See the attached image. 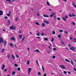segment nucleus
Listing matches in <instances>:
<instances>
[{
    "mask_svg": "<svg viewBox=\"0 0 76 76\" xmlns=\"http://www.w3.org/2000/svg\"><path fill=\"white\" fill-rule=\"evenodd\" d=\"M31 69H32V68H28V75H29L30 74V73H31Z\"/></svg>",
    "mask_w": 76,
    "mask_h": 76,
    "instance_id": "f257e3e1",
    "label": "nucleus"
},
{
    "mask_svg": "<svg viewBox=\"0 0 76 76\" xmlns=\"http://www.w3.org/2000/svg\"><path fill=\"white\" fill-rule=\"evenodd\" d=\"M2 42H4V40L2 38L0 37V44H1Z\"/></svg>",
    "mask_w": 76,
    "mask_h": 76,
    "instance_id": "f03ea898",
    "label": "nucleus"
},
{
    "mask_svg": "<svg viewBox=\"0 0 76 76\" xmlns=\"http://www.w3.org/2000/svg\"><path fill=\"white\" fill-rule=\"evenodd\" d=\"M60 66L61 67L62 69H65V66L64 65H60Z\"/></svg>",
    "mask_w": 76,
    "mask_h": 76,
    "instance_id": "7ed1b4c3",
    "label": "nucleus"
},
{
    "mask_svg": "<svg viewBox=\"0 0 76 76\" xmlns=\"http://www.w3.org/2000/svg\"><path fill=\"white\" fill-rule=\"evenodd\" d=\"M70 49L71 50H72V51H75V48L73 47H72L70 48Z\"/></svg>",
    "mask_w": 76,
    "mask_h": 76,
    "instance_id": "20e7f679",
    "label": "nucleus"
},
{
    "mask_svg": "<svg viewBox=\"0 0 76 76\" xmlns=\"http://www.w3.org/2000/svg\"><path fill=\"white\" fill-rule=\"evenodd\" d=\"M10 29H14V30H16V27H13L12 26H11L10 27Z\"/></svg>",
    "mask_w": 76,
    "mask_h": 76,
    "instance_id": "39448f33",
    "label": "nucleus"
},
{
    "mask_svg": "<svg viewBox=\"0 0 76 76\" xmlns=\"http://www.w3.org/2000/svg\"><path fill=\"white\" fill-rule=\"evenodd\" d=\"M10 39L11 40H13L14 41H16V39H15V37H12Z\"/></svg>",
    "mask_w": 76,
    "mask_h": 76,
    "instance_id": "423d86ee",
    "label": "nucleus"
},
{
    "mask_svg": "<svg viewBox=\"0 0 76 76\" xmlns=\"http://www.w3.org/2000/svg\"><path fill=\"white\" fill-rule=\"evenodd\" d=\"M72 4L73 5V7L76 8V5H75V3L74 2H72Z\"/></svg>",
    "mask_w": 76,
    "mask_h": 76,
    "instance_id": "0eeeda50",
    "label": "nucleus"
},
{
    "mask_svg": "<svg viewBox=\"0 0 76 76\" xmlns=\"http://www.w3.org/2000/svg\"><path fill=\"white\" fill-rule=\"evenodd\" d=\"M3 11H2L0 10V15L1 16V15H3Z\"/></svg>",
    "mask_w": 76,
    "mask_h": 76,
    "instance_id": "6e6552de",
    "label": "nucleus"
},
{
    "mask_svg": "<svg viewBox=\"0 0 76 76\" xmlns=\"http://www.w3.org/2000/svg\"><path fill=\"white\" fill-rule=\"evenodd\" d=\"M25 37H23L22 39L21 42H23V41H24L25 40Z\"/></svg>",
    "mask_w": 76,
    "mask_h": 76,
    "instance_id": "1a4fd4ad",
    "label": "nucleus"
},
{
    "mask_svg": "<svg viewBox=\"0 0 76 76\" xmlns=\"http://www.w3.org/2000/svg\"><path fill=\"white\" fill-rule=\"evenodd\" d=\"M5 68V66L4 64L2 65V70H4V68Z\"/></svg>",
    "mask_w": 76,
    "mask_h": 76,
    "instance_id": "9d476101",
    "label": "nucleus"
},
{
    "mask_svg": "<svg viewBox=\"0 0 76 76\" xmlns=\"http://www.w3.org/2000/svg\"><path fill=\"white\" fill-rule=\"evenodd\" d=\"M15 74H16V72H15V71L12 72V75L13 76H14Z\"/></svg>",
    "mask_w": 76,
    "mask_h": 76,
    "instance_id": "9b49d317",
    "label": "nucleus"
},
{
    "mask_svg": "<svg viewBox=\"0 0 76 76\" xmlns=\"http://www.w3.org/2000/svg\"><path fill=\"white\" fill-rule=\"evenodd\" d=\"M35 52H36V53H39V50H38V49H37L35 51Z\"/></svg>",
    "mask_w": 76,
    "mask_h": 76,
    "instance_id": "f8f14e48",
    "label": "nucleus"
},
{
    "mask_svg": "<svg viewBox=\"0 0 76 76\" xmlns=\"http://www.w3.org/2000/svg\"><path fill=\"white\" fill-rule=\"evenodd\" d=\"M56 15V13H53V14L51 15H50V18H52V17H53V15Z\"/></svg>",
    "mask_w": 76,
    "mask_h": 76,
    "instance_id": "ddd939ff",
    "label": "nucleus"
},
{
    "mask_svg": "<svg viewBox=\"0 0 76 76\" xmlns=\"http://www.w3.org/2000/svg\"><path fill=\"white\" fill-rule=\"evenodd\" d=\"M22 37V35H19V39H21V38Z\"/></svg>",
    "mask_w": 76,
    "mask_h": 76,
    "instance_id": "4468645a",
    "label": "nucleus"
},
{
    "mask_svg": "<svg viewBox=\"0 0 76 76\" xmlns=\"http://www.w3.org/2000/svg\"><path fill=\"white\" fill-rule=\"evenodd\" d=\"M4 46H5V47L7 44V42H6V41H5V42H4Z\"/></svg>",
    "mask_w": 76,
    "mask_h": 76,
    "instance_id": "2eb2a0df",
    "label": "nucleus"
},
{
    "mask_svg": "<svg viewBox=\"0 0 76 76\" xmlns=\"http://www.w3.org/2000/svg\"><path fill=\"white\" fill-rule=\"evenodd\" d=\"M45 23H47V24H49V22L48 21H44Z\"/></svg>",
    "mask_w": 76,
    "mask_h": 76,
    "instance_id": "dca6fc26",
    "label": "nucleus"
},
{
    "mask_svg": "<svg viewBox=\"0 0 76 76\" xmlns=\"http://www.w3.org/2000/svg\"><path fill=\"white\" fill-rule=\"evenodd\" d=\"M43 16L44 17H45L46 18H48V15H43Z\"/></svg>",
    "mask_w": 76,
    "mask_h": 76,
    "instance_id": "f3484780",
    "label": "nucleus"
},
{
    "mask_svg": "<svg viewBox=\"0 0 76 76\" xmlns=\"http://www.w3.org/2000/svg\"><path fill=\"white\" fill-rule=\"evenodd\" d=\"M8 24H7V25H9V24L10 23V21L9 20H8Z\"/></svg>",
    "mask_w": 76,
    "mask_h": 76,
    "instance_id": "a211bd4d",
    "label": "nucleus"
},
{
    "mask_svg": "<svg viewBox=\"0 0 76 76\" xmlns=\"http://www.w3.org/2000/svg\"><path fill=\"white\" fill-rule=\"evenodd\" d=\"M35 24H36V25H38V26H39V23L38 22H36L35 23Z\"/></svg>",
    "mask_w": 76,
    "mask_h": 76,
    "instance_id": "6ab92c4d",
    "label": "nucleus"
},
{
    "mask_svg": "<svg viewBox=\"0 0 76 76\" xmlns=\"http://www.w3.org/2000/svg\"><path fill=\"white\" fill-rule=\"evenodd\" d=\"M10 47H13V44H12V43H10Z\"/></svg>",
    "mask_w": 76,
    "mask_h": 76,
    "instance_id": "aec40b11",
    "label": "nucleus"
},
{
    "mask_svg": "<svg viewBox=\"0 0 76 76\" xmlns=\"http://www.w3.org/2000/svg\"><path fill=\"white\" fill-rule=\"evenodd\" d=\"M73 41L74 42H76V39L75 38H74L73 39Z\"/></svg>",
    "mask_w": 76,
    "mask_h": 76,
    "instance_id": "412c9836",
    "label": "nucleus"
},
{
    "mask_svg": "<svg viewBox=\"0 0 76 76\" xmlns=\"http://www.w3.org/2000/svg\"><path fill=\"white\" fill-rule=\"evenodd\" d=\"M62 18L63 20H64L65 22H66V18H64V17H62Z\"/></svg>",
    "mask_w": 76,
    "mask_h": 76,
    "instance_id": "4be33fe9",
    "label": "nucleus"
},
{
    "mask_svg": "<svg viewBox=\"0 0 76 76\" xmlns=\"http://www.w3.org/2000/svg\"><path fill=\"white\" fill-rule=\"evenodd\" d=\"M42 69L43 71V72H44V66H42Z\"/></svg>",
    "mask_w": 76,
    "mask_h": 76,
    "instance_id": "5701e85b",
    "label": "nucleus"
},
{
    "mask_svg": "<svg viewBox=\"0 0 76 76\" xmlns=\"http://www.w3.org/2000/svg\"><path fill=\"white\" fill-rule=\"evenodd\" d=\"M12 58H13V59H15V56L13 55H12Z\"/></svg>",
    "mask_w": 76,
    "mask_h": 76,
    "instance_id": "b1692460",
    "label": "nucleus"
},
{
    "mask_svg": "<svg viewBox=\"0 0 76 76\" xmlns=\"http://www.w3.org/2000/svg\"><path fill=\"white\" fill-rule=\"evenodd\" d=\"M58 38H61V35L60 34H59L58 36Z\"/></svg>",
    "mask_w": 76,
    "mask_h": 76,
    "instance_id": "393cba45",
    "label": "nucleus"
},
{
    "mask_svg": "<svg viewBox=\"0 0 76 76\" xmlns=\"http://www.w3.org/2000/svg\"><path fill=\"white\" fill-rule=\"evenodd\" d=\"M65 61H68L69 63H70V61L67 59H66L65 60Z\"/></svg>",
    "mask_w": 76,
    "mask_h": 76,
    "instance_id": "a878e982",
    "label": "nucleus"
},
{
    "mask_svg": "<svg viewBox=\"0 0 76 76\" xmlns=\"http://www.w3.org/2000/svg\"><path fill=\"white\" fill-rule=\"evenodd\" d=\"M47 5H48L49 6H50V4H49V3L48 2V1H47Z\"/></svg>",
    "mask_w": 76,
    "mask_h": 76,
    "instance_id": "bb28decb",
    "label": "nucleus"
},
{
    "mask_svg": "<svg viewBox=\"0 0 76 76\" xmlns=\"http://www.w3.org/2000/svg\"><path fill=\"white\" fill-rule=\"evenodd\" d=\"M45 25L44 24V23H42V26L43 27L45 26Z\"/></svg>",
    "mask_w": 76,
    "mask_h": 76,
    "instance_id": "cd10ccee",
    "label": "nucleus"
},
{
    "mask_svg": "<svg viewBox=\"0 0 76 76\" xmlns=\"http://www.w3.org/2000/svg\"><path fill=\"white\" fill-rule=\"evenodd\" d=\"M17 70H18V71H20V68H18L17 69Z\"/></svg>",
    "mask_w": 76,
    "mask_h": 76,
    "instance_id": "c85d7f7f",
    "label": "nucleus"
},
{
    "mask_svg": "<svg viewBox=\"0 0 76 76\" xmlns=\"http://www.w3.org/2000/svg\"><path fill=\"white\" fill-rule=\"evenodd\" d=\"M7 58L9 59L10 58V55L9 54H8L7 55Z\"/></svg>",
    "mask_w": 76,
    "mask_h": 76,
    "instance_id": "c756f323",
    "label": "nucleus"
},
{
    "mask_svg": "<svg viewBox=\"0 0 76 76\" xmlns=\"http://www.w3.org/2000/svg\"><path fill=\"white\" fill-rule=\"evenodd\" d=\"M36 63H37V64L38 66H39V64L38 63V60H37Z\"/></svg>",
    "mask_w": 76,
    "mask_h": 76,
    "instance_id": "7c9ffc66",
    "label": "nucleus"
},
{
    "mask_svg": "<svg viewBox=\"0 0 76 76\" xmlns=\"http://www.w3.org/2000/svg\"><path fill=\"white\" fill-rule=\"evenodd\" d=\"M71 63V64H73V61L72 60H70Z\"/></svg>",
    "mask_w": 76,
    "mask_h": 76,
    "instance_id": "2f4dec72",
    "label": "nucleus"
},
{
    "mask_svg": "<svg viewBox=\"0 0 76 76\" xmlns=\"http://www.w3.org/2000/svg\"><path fill=\"white\" fill-rule=\"evenodd\" d=\"M27 63L28 64H29V60H27Z\"/></svg>",
    "mask_w": 76,
    "mask_h": 76,
    "instance_id": "473e14b6",
    "label": "nucleus"
},
{
    "mask_svg": "<svg viewBox=\"0 0 76 76\" xmlns=\"http://www.w3.org/2000/svg\"><path fill=\"white\" fill-rule=\"evenodd\" d=\"M4 49L3 48L1 52L3 53V52H4Z\"/></svg>",
    "mask_w": 76,
    "mask_h": 76,
    "instance_id": "72a5a7b5",
    "label": "nucleus"
},
{
    "mask_svg": "<svg viewBox=\"0 0 76 76\" xmlns=\"http://www.w3.org/2000/svg\"><path fill=\"white\" fill-rule=\"evenodd\" d=\"M53 35H54L55 34H56V32H55V31H54V30H53Z\"/></svg>",
    "mask_w": 76,
    "mask_h": 76,
    "instance_id": "f704fd0d",
    "label": "nucleus"
},
{
    "mask_svg": "<svg viewBox=\"0 0 76 76\" xmlns=\"http://www.w3.org/2000/svg\"><path fill=\"white\" fill-rule=\"evenodd\" d=\"M44 39V40H45V41H48V38H45Z\"/></svg>",
    "mask_w": 76,
    "mask_h": 76,
    "instance_id": "c9c22d12",
    "label": "nucleus"
},
{
    "mask_svg": "<svg viewBox=\"0 0 76 76\" xmlns=\"http://www.w3.org/2000/svg\"><path fill=\"white\" fill-rule=\"evenodd\" d=\"M59 31L60 32H63V30H60Z\"/></svg>",
    "mask_w": 76,
    "mask_h": 76,
    "instance_id": "e433bc0d",
    "label": "nucleus"
},
{
    "mask_svg": "<svg viewBox=\"0 0 76 76\" xmlns=\"http://www.w3.org/2000/svg\"><path fill=\"white\" fill-rule=\"evenodd\" d=\"M41 35L44 36V33H42L41 34Z\"/></svg>",
    "mask_w": 76,
    "mask_h": 76,
    "instance_id": "4c0bfd02",
    "label": "nucleus"
},
{
    "mask_svg": "<svg viewBox=\"0 0 76 76\" xmlns=\"http://www.w3.org/2000/svg\"><path fill=\"white\" fill-rule=\"evenodd\" d=\"M14 66H15V67H17V66H18V64H14Z\"/></svg>",
    "mask_w": 76,
    "mask_h": 76,
    "instance_id": "58836bf2",
    "label": "nucleus"
},
{
    "mask_svg": "<svg viewBox=\"0 0 76 76\" xmlns=\"http://www.w3.org/2000/svg\"><path fill=\"white\" fill-rule=\"evenodd\" d=\"M64 33L65 34H68V32L66 31H65Z\"/></svg>",
    "mask_w": 76,
    "mask_h": 76,
    "instance_id": "ea45409f",
    "label": "nucleus"
},
{
    "mask_svg": "<svg viewBox=\"0 0 76 76\" xmlns=\"http://www.w3.org/2000/svg\"><path fill=\"white\" fill-rule=\"evenodd\" d=\"M64 74H67V72L64 71Z\"/></svg>",
    "mask_w": 76,
    "mask_h": 76,
    "instance_id": "a19ab883",
    "label": "nucleus"
},
{
    "mask_svg": "<svg viewBox=\"0 0 76 76\" xmlns=\"http://www.w3.org/2000/svg\"><path fill=\"white\" fill-rule=\"evenodd\" d=\"M7 1H9V2H11V0H6Z\"/></svg>",
    "mask_w": 76,
    "mask_h": 76,
    "instance_id": "79ce46f5",
    "label": "nucleus"
},
{
    "mask_svg": "<svg viewBox=\"0 0 76 76\" xmlns=\"http://www.w3.org/2000/svg\"><path fill=\"white\" fill-rule=\"evenodd\" d=\"M38 75H41V72H38Z\"/></svg>",
    "mask_w": 76,
    "mask_h": 76,
    "instance_id": "37998d69",
    "label": "nucleus"
},
{
    "mask_svg": "<svg viewBox=\"0 0 76 76\" xmlns=\"http://www.w3.org/2000/svg\"><path fill=\"white\" fill-rule=\"evenodd\" d=\"M72 25H75V22H72Z\"/></svg>",
    "mask_w": 76,
    "mask_h": 76,
    "instance_id": "c03bdc74",
    "label": "nucleus"
},
{
    "mask_svg": "<svg viewBox=\"0 0 76 76\" xmlns=\"http://www.w3.org/2000/svg\"><path fill=\"white\" fill-rule=\"evenodd\" d=\"M54 40V38H52V40H51V41L52 42H53V41Z\"/></svg>",
    "mask_w": 76,
    "mask_h": 76,
    "instance_id": "a18cd8bd",
    "label": "nucleus"
},
{
    "mask_svg": "<svg viewBox=\"0 0 76 76\" xmlns=\"http://www.w3.org/2000/svg\"><path fill=\"white\" fill-rule=\"evenodd\" d=\"M52 58H56V56H52Z\"/></svg>",
    "mask_w": 76,
    "mask_h": 76,
    "instance_id": "49530a36",
    "label": "nucleus"
},
{
    "mask_svg": "<svg viewBox=\"0 0 76 76\" xmlns=\"http://www.w3.org/2000/svg\"><path fill=\"white\" fill-rule=\"evenodd\" d=\"M18 34H21V31L20 30H19L18 32Z\"/></svg>",
    "mask_w": 76,
    "mask_h": 76,
    "instance_id": "de8ad7c7",
    "label": "nucleus"
},
{
    "mask_svg": "<svg viewBox=\"0 0 76 76\" xmlns=\"http://www.w3.org/2000/svg\"><path fill=\"white\" fill-rule=\"evenodd\" d=\"M37 15L38 16H39V13H38L37 14Z\"/></svg>",
    "mask_w": 76,
    "mask_h": 76,
    "instance_id": "09e8293b",
    "label": "nucleus"
},
{
    "mask_svg": "<svg viewBox=\"0 0 76 76\" xmlns=\"http://www.w3.org/2000/svg\"><path fill=\"white\" fill-rule=\"evenodd\" d=\"M65 18H66V19H67V18H68V17L67 15H65Z\"/></svg>",
    "mask_w": 76,
    "mask_h": 76,
    "instance_id": "8fccbe9b",
    "label": "nucleus"
},
{
    "mask_svg": "<svg viewBox=\"0 0 76 76\" xmlns=\"http://www.w3.org/2000/svg\"><path fill=\"white\" fill-rule=\"evenodd\" d=\"M69 16L70 17H72V15L71 14H69Z\"/></svg>",
    "mask_w": 76,
    "mask_h": 76,
    "instance_id": "3c124183",
    "label": "nucleus"
},
{
    "mask_svg": "<svg viewBox=\"0 0 76 76\" xmlns=\"http://www.w3.org/2000/svg\"><path fill=\"white\" fill-rule=\"evenodd\" d=\"M15 20L16 21H18V18H15Z\"/></svg>",
    "mask_w": 76,
    "mask_h": 76,
    "instance_id": "603ef678",
    "label": "nucleus"
},
{
    "mask_svg": "<svg viewBox=\"0 0 76 76\" xmlns=\"http://www.w3.org/2000/svg\"><path fill=\"white\" fill-rule=\"evenodd\" d=\"M7 16H10V14H7Z\"/></svg>",
    "mask_w": 76,
    "mask_h": 76,
    "instance_id": "864d4df0",
    "label": "nucleus"
},
{
    "mask_svg": "<svg viewBox=\"0 0 76 76\" xmlns=\"http://www.w3.org/2000/svg\"><path fill=\"white\" fill-rule=\"evenodd\" d=\"M14 45H15L16 49H18V48H17V47L16 46V45L15 44Z\"/></svg>",
    "mask_w": 76,
    "mask_h": 76,
    "instance_id": "5fc2aeb1",
    "label": "nucleus"
},
{
    "mask_svg": "<svg viewBox=\"0 0 76 76\" xmlns=\"http://www.w3.org/2000/svg\"><path fill=\"white\" fill-rule=\"evenodd\" d=\"M53 50H57V49H56V48H53Z\"/></svg>",
    "mask_w": 76,
    "mask_h": 76,
    "instance_id": "6e6d98bb",
    "label": "nucleus"
},
{
    "mask_svg": "<svg viewBox=\"0 0 76 76\" xmlns=\"http://www.w3.org/2000/svg\"><path fill=\"white\" fill-rule=\"evenodd\" d=\"M72 16L75 17V16H76V15H74L73 14V13L72 14Z\"/></svg>",
    "mask_w": 76,
    "mask_h": 76,
    "instance_id": "4d7b16f0",
    "label": "nucleus"
},
{
    "mask_svg": "<svg viewBox=\"0 0 76 76\" xmlns=\"http://www.w3.org/2000/svg\"><path fill=\"white\" fill-rule=\"evenodd\" d=\"M16 57H17V58H19V56H18V55H16Z\"/></svg>",
    "mask_w": 76,
    "mask_h": 76,
    "instance_id": "13d9d810",
    "label": "nucleus"
},
{
    "mask_svg": "<svg viewBox=\"0 0 76 76\" xmlns=\"http://www.w3.org/2000/svg\"><path fill=\"white\" fill-rule=\"evenodd\" d=\"M4 19H7V16H5L4 17Z\"/></svg>",
    "mask_w": 76,
    "mask_h": 76,
    "instance_id": "bf43d9fd",
    "label": "nucleus"
},
{
    "mask_svg": "<svg viewBox=\"0 0 76 76\" xmlns=\"http://www.w3.org/2000/svg\"><path fill=\"white\" fill-rule=\"evenodd\" d=\"M7 71V69H5L4 70V72H6Z\"/></svg>",
    "mask_w": 76,
    "mask_h": 76,
    "instance_id": "052dcab7",
    "label": "nucleus"
},
{
    "mask_svg": "<svg viewBox=\"0 0 76 76\" xmlns=\"http://www.w3.org/2000/svg\"><path fill=\"white\" fill-rule=\"evenodd\" d=\"M61 42L62 44H64V42H63V41H61Z\"/></svg>",
    "mask_w": 76,
    "mask_h": 76,
    "instance_id": "680f3d73",
    "label": "nucleus"
},
{
    "mask_svg": "<svg viewBox=\"0 0 76 76\" xmlns=\"http://www.w3.org/2000/svg\"><path fill=\"white\" fill-rule=\"evenodd\" d=\"M57 19H58V20H60V18L58 17L57 18Z\"/></svg>",
    "mask_w": 76,
    "mask_h": 76,
    "instance_id": "e2e57ef3",
    "label": "nucleus"
},
{
    "mask_svg": "<svg viewBox=\"0 0 76 76\" xmlns=\"http://www.w3.org/2000/svg\"><path fill=\"white\" fill-rule=\"evenodd\" d=\"M68 73H69V74H71V73H70V72L69 71H68Z\"/></svg>",
    "mask_w": 76,
    "mask_h": 76,
    "instance_id": "0e129e2a",
    "label": "nucleus"
},
{
    "mask_svg": "<svg viewBox=\"0 0 76 76\" xmlns=\"http://www.w3.org/2000/svg\"><path fill=\"white\" fill-rule=\"evenodd\" d=\"M50 47H51V46H48V48H49V49H51V48H50Z\"/></svg>",
    "mask_w": 76,
    "mask_h": 76,
    "instance_id": "69168bd1",
    "label": "nucleus"
},
{
    "mask_svg": "<svg viewBox=\"0 0 76 76\" xmlns=\"http://www.w3.org/2000/svg\"><path fill=\"white\" fill-rule=\"evenodd\" d=\"M54 19L56 18V15H55L54 16Z\"/></svg>",
    "mask_w": 76,
    "mask_h": 76,
    "instance_id": "338daca9",
    "label": "nucleus"
},
{
    "mask_svg": "<svg viewBox=\"0 0 76 76\" xmlns=\"http://www.w3.org/2000/svg\"><path fill=\"white\" fill-rule=\"evenodd\" d=\"M43 76H46V74L44 73V75Z\"/></svg>",
    "mask_w": 76,
    "mask_h": 76,
    "instance_id": "774afa93",
    "label": "nucleus"
}]
</instances>
